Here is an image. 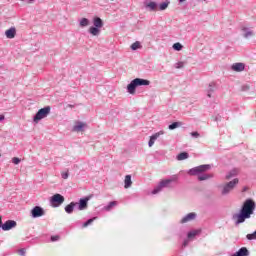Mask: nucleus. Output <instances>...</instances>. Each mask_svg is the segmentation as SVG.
Here are the masks:
<instances>
[{"mask_svg": "<svg viewBox=\"0 0 256 256\" xmlns=\"http://www.w3.org/2000/svg\"><path fill=\"white\" fill-rule=\"evenodd\" d=\"M49 113H51L50 106L41 108L40 110H38V112L33 117L34 123H39V121H41V119H45V117H47V115H49Z\"/></svg>", "mask_w": 256, "mask_h": 256, "instance_id": "nucleus-6", "label": "nucleus"}, {"mask_svg": "<svg viewBox=\"0 0 256 256\" xmlns=\"http://www.w3.org/2000/svg\"><path fill=\"white\" fill-rule=\"evenodd\" d=\"M136 80V84L138 87H141V86H147V85H151V82L149 80H146V79H142V78H135Z\"/></svg>", "mask_w": 256, "mask_h": 256, "instance_id": "nucleus-20", "label": "nucleus"}, {"mask_svg": "<svg viewBox=\"0 0 256 256\" xmlns=\"http://www.w3.org/2000/svg\"><path fill=\"white\" fill-rule=\"evenodd\" d=\"M213 93H215V83H210L207 89V97L211 98Z\"/></svg>", "mask_w": 256, "mask_h": 256, "instance_id": "nucleus-29", "label": "nucleus"}, {"mask_svg": "<svg viewBox=\"0 0 256 256\" xmlns=\"http://www.w3.org/2000/svg\"><path fill=\"white\" fill-rule=\"evenodd\" d=\"M207 179H213V174L201 173L198 176V181H207Z\"/></svg>", "mask_w": 256, "mask_h": 256, "instance_id": "nucleus-23", "label": "nucleus"}, {"mask_svg": "<svg viewBox=\"0 0 256 256\" xmlns=\"http://www.w3.org/2000/svg\"><path fill=\"white\" fill-rule=\"evenodd\" d=\"M3 218L0 216V229H2L3 228Z\"/></svg>", "mask_w": 256, "mask_h": 256, "instance_id": "nucleus-44", "label": "nucleus"}, {"mask_svg": "<svg viewBox=\"0 0 256 256\" xmlns=\"http://www.w3.org/2000/svg\"><path fill=\"white\" fill-rule=\"evenodd\" d=\"M175 69H183L185 67V62H177L174 65Z\"/></svg>", "mask_w": 256, "mask_h": 256, "instance_id": "nucleus-36", "label": "nucleus"}, {"mask_svg": "<svg viewBox=\"0 0 256 256\" xmlns=\"http://www.w3.org/2000/svg\"><path fill=\"white\" fill-rule=\"evenodd\" d=\"M137 81L134 79L132 80L128 86H127V91L128 93H130V95H133V93H135V90L137 89Z\"/></svg>", "mask_w": 256, "mask_h": 256, "instance_id": "nucleus-14", "label": "nucleus"}, {"mask_svg": "<svg viewBox=\"0 0 256 256\" xmlns=\"http://www.w3.org/2000/svg\"><path fill=\"white\" fill-rule=\"evenodd\" d=\"M237 175H239V169L234 168L232 170H230L227 174L225 179H227V181H229L230 179H233V177H237Z\"/></svg>", "mask_w": 256, "mask_h": 256, "instance_id": "nucleus-16", "label": "nucleus"}, {"mask_svg": "<svg viewBox=\"0 0 256 256\" xmlns=\"http://www.w3.org/2000/svg\"><path fill=\"white\" fill-rule=\"evenodd\" d=\"M232 71H236V73H241V71H245V64L238 62V63H234L231 66Z\"/></svg>", "mask_w": 256, "mask_h": 256, "instance_id": "nucleus-12", "label": "nucleus"}, {"mask_svg": "<svg viewBox=\"0 0 256 256\" xmlns=\"http://www.w3.org/2000/svg\"><path fill=\"white\" fill-rule=\"evenodd\" d=\"M67 107L73 108V105H71V104H68V105H67Z\"/></svg>", "mask_w": 256, "mask_h": 256, "instance_id": "nucleus-48", "label": "nucleus"}, {"mask_svg": "<svg viewBox=\"0 0 256 256\" xmlns=\"http://www.w3.org/2000/svg\"><path fill=\"white\" fill-rule=\"evenodd\" d=\"M239 185V179L235 178L222 187L221 195H229Z\"/></svg>", "mask_w": 256, "mask_h": 256, "instance_id": "nucleus-5", "label": "nucleus"}, {"mask_svg": "<svg viewBox=\"0 0 256 256\" xmlns=\"http://www.w3.org/2000/svg\"><path fill=\"white\" fill-rule=\"evenodd\" d=\"M117 205H119L117 201H111L106 206H104L102 210L109 212L113 210V207H117Z\"/></svg>", "mask_w": 256, "mask_h": 256, "instance_id": "nucleus-18", "label": "nucleus"}, {"mask_svg": "<svg viewBox=\"0 0 256 256\" xmlns=\"http://www.w3.org/2000/svg\"><path fill=\"white\" fill-rule=\"evenodd\" d=\"M177 161H185V159H189L188 152H182L176 156Z\"/></svg>", "mask_w": 256, "mask_h": 256, "instance_id": "nucleus-28", "label": "nucleus"}, {"mask_svg": "<svg viewBox=\"0 0 256 256\" xmlns=\"http://www.w3.org/2000/svg\"><path fill=\"white\" fill-rule=\"evenodd\" d=\"M15 227H17L15 220H7L2 226V231H11V229H15Z\"/></svg>", "mask_w": 256, "mask_h": 256, "instance_id": "nucleus-10", "label": "nucleus"}, {"mask_svg": "<svg viewBox=\"0 0 256 256\" xmlns=\"http://www.w3.org/2000/svg\"><path fill=\"white\" fill-rule=\"evenodd\" d=\"M59 239H61V236L55 235L51 236L50 241H52V243H55L56 241H59Z\"/></svg>", "mask_w": 256, "mask_h": 256, "instance_id": "nucleus-37", "label": "nucleus"}, {"mask_svg": "<svg viewBox=\"0 0 256 256\" xmlns=\"http://www.w3.org/2000/svg\"><path fill=\"white\" fill-rule=\"evenodd\" d=\"M89 203V198H81L79 202H71L66 205L64 208L65 213L71 215L74 210L76 211H85L87 209V205Z\"/></svg>", "mask_w": 256, "mask_h": 256, "instance_id": "nucleus-2", "label": "nucleus"}, {"mask_svg": "<svg viewBox=\"0 0 256 256\" xmlns=\"http://www.w3.org/2000/svg\"><path fill=\"white\" fill-rule=\"evenodd\" d=\"M15 35H17V29L15 27H11L5 31V36L7 39H15Z\"/></svg>", "mask_w": 256, "mask_h": 256, "instance_id": "nucleus-13", "label": "nucleus"}, {"mask_svg": "<svg viewBox=\"0 0 256 256\" xmlns=\"http://www.w3.org/2000/svg\"><path fill=\"white\" fill-rule=\"evenodd\" d=\"M197 235H201V229L192 230L187 233L188 239H193L197 237Z\"/></svg>", "mask_w": 256, "mask_h": 256, "instance_id": "nucleus-21", "label": "nucleus"}, {"mask_svg": "<svg viewBox=\"0 0 256 256\" xmlns=\"http://www.w3.org/2000/svg\"><path fill=\"white\" fill-rule=\"evenodd\" d=\"M161 135H163V131H160L158 133L153 134L150 137V140L148 142V146L151 147L152 145H155V141H157V139H159V137H161Z\"/></svg>", "mask_w": 256, "mask_h": 256, "instance_id": "nucleus-15", "label": "nucleus"}, {"mask_svg": "<svg viewBox=\"0 0 256 256\" xmlns=\"http://www.w3.org/2000/svg\"><path fill=\"white\" fill-rule=\"evenodd\" d=\"M209 169H211V165L209 164H203L200 166H196L194 168H191L188 170V175H190L191 177H199V175L201 173H205V171H209Z\"/></svg>", "mask_w": 256, "mask_h": 256, "instance_id": "nucleus-4", "label": "nucleus"}, {"mask_svg": "<svg viewBox=\"0 0 256 256\" xmlns=\"http://www.w3.org/2000/svg\"><path fill=\"white\" fill-rule=\"evenodd\" d=\"M178 127H181V122H173L168 126V129L170 131H173L174 129H177Z\"/></svg>", "mask_w": 256, "mask_h": 256, "instance_id": "nucleus-31", "label": "nucleus"}, {"mask_svg": "<svg viewBox=\"0 0 256 256\" xmlns=\"http://www.w3.org/2000/svg\"><path fill=\"white\" fill-rule=\"evenodd\" d=\"M172 48L174 51H181L183 49V45L179 42H176L173 44Z\"/></svg>", "mask_w": 256, "mask_h": 256, "instance_id": "nucleus-34", "label": "nucleus"}, {"mask_svg": "<svg viewBox=\"0 0 256 256\" xmlns=\"http://www.w3.org/2000/svg\"><path fill=\"white\" fill-rule=\"evenodd\" d=\"M131 49L132 51H137V49H141V43L139 41L134 42L131 45Z\"/></svg>", "mask_w": 256, "mask_h": 256, "instance_id": "nucleus-33", "label": "nucleus"}, {"mask_svg": "<svg viewBox=\"0 0 256 256\" xmlns=\"http://www.w3.org/2000/svg\"><path fill=\"white\" fill-rule=\"evenodd\" d=\"M144 7L147 11L153 12V11H157L158 4L157 2H153V1L144 2Z\"/></svg>", "mask_w": 256, "mask_h": 256, "instance_id": "nucleus-11", "label": "nucleus"}, {"mask_svg": "<svg viewBox=\"0 0 256 256\" xmlns=\"http://www.w3.org/2000/svg\"><path fill=\"white\" fill-rule=\"evenodd\" d=\"M5 120V116L4 115H0V121H4Z\"/></svg>", "mask_w": 256, "mask_h": 256, "instance_id": "nucleus-46", "label": "nucleus"}, {"mask_svg": "<svg viewBox=\"0 0 256 256\" xmlns=\"http://www.w3.org/2000/svg\"><path fill=\"white\" fill-rule=\"evenodd\" d=\"M242 31L244 32L243 37L245 39H249V37H253L254 35L253 31L247 27L242 28Z\"/></svg>", "mask_w": 256, "mask_h": 256, "instance_id": "nucleus-22", "label": "nucleus"}, {"mask_svg": "<svg viewBox=\"0 0 256 256\" xmlns=\"http://www.w3.org/2000/svg\"><path fill=\"white\" fill-rule=\"evenodd\" d=\"M83 129H85V123L83 122H77L73 127V131L81 132Z\"/></svg>", "mask_w": 256, "mask_h": 256, "instance_id": "nucleus-26", "label": "nucleus"}, {"mask_svg": "<svg viewBox=\"0 0 256 256\" xmlns=\"http://www.w3.org/2000/svg\"><path fill=\"white\" fill-rule=\"evenodd\" d=\"M246 239H248V241L255 240L256 239V230L253 233H251V234H247L246 235Z\"/></svg>", "mask_w": 256, "mask_h": 256, "instance_id": "nucleus-35", "label": "nucleus"}, {"mask_svg": "<svg viewBox=\"0 0 256 256\" xmlns=\"http://www.w3.org/2000/svg\"><path fill=\"white\" fill-rule=\"evenodd\" d=\"M62 203H65V196L56 193L50 198L51 207L57 208L61 207Z\"/></svg>", "mask_w": 256, "mask_h": 256, "instance_id": "nucleus-7", "label": "nucleus"}, {"mask_svg": "<svg viewBox=\"0 0 256 256\" xmlns=\"http://www.w3.org/2000/svg\"><path fill=\"white\" fill-rule=\"evenodd\" d=\"M12 163H14V165H19V163H21V159L18 157H14L12 158Z\"/></svg>", "mask_w": 256, "mask_h": 256, "instance_id": "nucleus-38", "label": "nucleus"}, {"mask_svg": "<svg viewBox=\"0 0 256 256\" xmlns=\"http://www.w3.org/2000/svg\"><path fill=\"white\" fill-rule=\"evenodd\" d=\"M255 201L249 198L246 199L243 203L240 212L238 214H233L232 219L235 221V225H241V223H245V219H251V215L255 213Z\"/></svg>", "mask_w": 256, "mask_h": 256, "instance_id": "nucleus-1", "label": "nucleus"}, {"mask_svg": "<svg viewBox=\"0 0 256 256\" xmlns=\"http://www.w3.org/2000/svg\"><path fill=\"white\" fill-rule=\"evenodd\" d=\"M101 28H98L97 26H91L88 30V33H90V35H93L94 37H97V35H99V33H101Z\"/></svg>", "mask_w": 256, "mask_h": 256, "instance_id": "nucleus-19", "label": "nucleus"}, {"mask_svg": "<svg viewBox=\"0 0 256 256\" xmlns=\"http://www.w3.org/2000/svg\"><path fill=\"white\" fill-rule=\"evenodd\" d=\"M30 215L32 219H38L39 217H43V215H45V209H43L41 206H35L31 209Z\"/></svg>", "mask_w": 256, "mask_h": 256, "instance_id": "nucleus-8", "label": "nucleus"}, {"mask_svg": "<svg viewBox=\"0 0 256 256\" xmlns=\"http://www.w3.org/2000/svg\"><path fill=\"white\" fill-rule=\"evenodd\" d=\"M97 219H98L97 216L88 219L86 222H84V223L82 224V228L85 229V228L89 227V225H93V223H94L95 221H97Z\"/></svg>", "mask_w": 256, "mask_h": 256, "instance_id": "nucleus-27", "label": "nucleus"}, {"mask_svg": "<svg viewBox=\"0 0 256 256\" xmlns=\"http://www.w3.org/2000/svg\"><path fill=\"white\" fill-rule=\"evenodd\" d=\"M187 245H189V240H184L182 243V249H185V247H187Z\"/></svg>", "mask_w": 256, "mask_h": 256, "instance_id": "nucleus-41", "label": "nucleus"}, {"mask_svg": "<svg viewBox=\"0 0 256 256\" xmlns=\"http://www.w3.org/2000/svg\"><path fill=\"white\" fill-rule=\"evenodd\" d=\"M61 177L62 179H69V170H67L66 172H62Z\"/></svg>", "mask_w": 256, "mask_h": 256, "instance_id": "nucleus-39", "label": "nucleus"}, {"mask_svg": "<svg viewBox=\"0 0 256 256\" xmlns=\"http://www.w3.org/2000/svg\"><path fill=\"white\" fill-rule=\"evenodd\" d=\"M89 25V19L87 18H82L79 22L80 27H88Z\"/></svg>", "mask_w": 256, "mask_h": 256, "instance_id": "nucleus-32", "label": "nucleus"}, {"mask_svg": "<svg viewBox=\"0 0 256 256\" xmlns=\"http://www.w3.org/2000/svg\"><path fill=\"white\" fill-rule=\"evenodd\" d=\"M175 181H177V176H172L170 179L161 180L158 185H156L155 188L152 190V195H157L158 193H161L163 189H169V187H171V183Z\"/></svg>", "mask_w": 256, "mask_h": 256, "instance_id": "nucleus-3", "label": "nucleus"}, {"mask_svg": "<svg viewBox=\"0 0 256 256\" xmlns=\"http://www.w3.org/2000/svg\"><path fill=\"white\" fill-rule=\"evenodd\" d=\"M195 219H197V213L195 212L188 213L187 215L182 217V219L180 220V223L184 225L185 223H189L190 221H195Z\"/></svg>", "mask_w": 256, "mask_h": 256, "instance_id": "nucleus-9", "label": "nucleus"}, {"mask_svg": "<svg viewBox=\"0 0 256 256\" xmlns=\"http://www.w3.org/2000/svg\"><path fill=\"white\" fill-rule=\"evenodd\" d=\"M215 121H216V122H217V121H221V116H219V115L216 116V117H215Z\"/></svg>", "mask_w": 256, "mask_h": 256, "instance_id": "nucleus-45", "label": "nucleus"}, {"mask_svg": "<svg viewBox=\"0 0 256 256\" xmlns=\"http://www.w3.org/2000/svg\"><path fill=\"white\" fill-rule=\"evenodd\" d=\"M191 137H193L194 139H199V137L201 136L200 134H199V132H191Z\"/></svg>", "mask_w": 256, "mask_h": 256, "instance_id": "nucleus-40", "label": "nucleus"}, {"mask_svg": "<svg viewBox=\"0 0 256 256\" xmlns=\"http://www.w3.org/2000/svg\"><path fill=\"white\" fill-rule=\"evenodd\" d=\"M179 3H185V0H178Z\"/></svg>", "mask_w": 256, "mask_h": 256, "instance_id": "nucleus-47", "label": "nucleus"}, {"mask_svg": "<svg viewBox=\"0 0 256 256\" xmlns=\"http://www.w3.org/2000/svg\"><path fill=\"white\" fill-rule=\"evenodd\" d=\"M177 235L181 238L185 237V231L178 232Z\"/></svg>", "mask_w": 256, "mask_h": 256, "instance_id": "nucleus-43", "label": "nucleus"}, {"mask_svg": "<svg viewBox=\"0 0 256 256\" xmlns=\"http://www.w3.org/2000/svg\"><path fill=\"white\" fill-rule=\"evenodd\" d=\"M93 25L94 27H98L99 29H101L103 27V20L99 17H95L93 19Z\"/></svg>", "mask_w": 256, "mask_h": 256, "instance_id": "nucleus-25", "label": "nucleus"}, {"mask_svg": "<svg viewBox=\"0 0 256 256\" xmlns=\"http://www.w3.org/2000/svg\"><path fill=\"white\" fill-rule=\"evenodd\" d=\"M18 253H19V255H21V256H25V253H26L25 248L20 249V250L18 251Z\"/></svg>", "mask_w": 256, "mask_h": 256, "instance_id": "nucleus-42", "label": "nucleus"}, {"mask_svg": "<svg viewBox=\"0 0 256 256\" xmlns=\"http://www.w3.org/2000/svg\"><path fill=\"white\" fill-rule=\"evenodd\" d=\"M231 256H249V250L247 249V247H242Z\"/></svg>", "mask_w": 256, "mask_h": 256, "instance_id": "nucleus-17", "label": "nucleus"}, {"mask_svg": "<svg viewBox=\"0 0 256 256\" xmlns=\"http://www.w3.org/2000/svg\"><path fill=\"white\" fill-rule=\"evenodd\" d=\"M133 185V181L131 180V175H126L124 180V188L129 189Z\"/></svg>", "mask_w": 256, "mask_h": 256, "instance_id": "nucleus-24", "label": "nucleus"}, {"mask_svg": "<svg viewBox=\"0 0 256 256\" xmlns=\"http://www.w3.org/2000/svg\"><path fill=\"white\" fill-rule=\"evenodd\" d=\"M170 3H171L170 1L160 3L159 11H165V9H167V7H169Z\"/></svg>", "mask_w": 256, "mask_h": 256, "instance_id": "nucleus-30", "label": "nucleus"}]
</instances>
